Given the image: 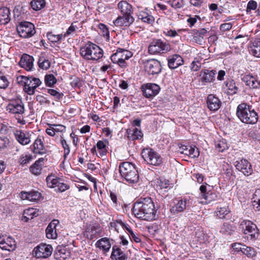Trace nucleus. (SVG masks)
<instances>
[{"instance_id": "obj_1", "label": "nucleus", "mask_w": 260, "mask_h": 260, "mask_svg": "<svg viewBox=\"0 0 260 260\" xmlns=\"http://www.w3.org/2000/svg\"><path fill=\"white\" fill-rule=\"evenodd\" d=\"M157 209L152 199L147 197L140 199L135 203L133 213L137 218L150 221L156 219Z\"/></svg>"}, {"instance_id": "obj_2", "label": "nucleus", "mask_w": 260, "mask_h": 260, "mask_svg": "<svg viewBox=\"0 0 260 260\" xmlns=\"http://www.w3.org/2000/svg\"><path fill=\"white\" fill-rule=\"evenodd\" d=\"M237 115L240 120L247 124H255L258 120L257 113L251 106L241 103L237 108Z\"/></svg>"}, {"instance_id": "obj_3", "label": "nucleus", "mask_w": 260, "mask_h": 260, "mask_svg": "<svg viewBox=\"0 0 260 260\" xmlns=\"http://www.w3.org/2000/svg\"><path fill=\"white\" fill-rule=\"evenodd\" d=\"M80 54L86 60H98L103 56V51L98 45L88 42L80 48Z\"/></svg>"}, {"instance_id": "obj_4", "label": "nucleus", "mask_w": 260, "mask_h": 260, "mask_svg": "<svg viewBox=\"0 0 260 260\" xmlns=\"http://www.w3.org/2000/svg\"><path fill=\"white\" fill-rule=\"evenodd\" d=\"M121 176L129 183H134L139 180V176L134 165L126 161L121 163L119 166Z\"/></svg>"}, {"instance_id": "obj_5", "label": "nucleus", "mask_w": 260, "mask_h": 260, "mask_svg": "<svg viewBox=\"0 0 260 260\" xmlns=\"http://www.w3.org/2000/svg\"><path fill=\"white\" fill-rule=\"evenodd\" d=\"M6 110L9 113L14 115L18 123L23 125L25 121L23 120L22 115L25 112L24 104L20 99L11 100L6 107Z\"/></svg>"}, {"instance_id": "obj_6", "label": "nucleus", "mask_w": 260, "mask_h": 260, "mask_svg": "<svg viewBox=\"0 0 260 260\" xmlns=\"http://www.w3.org/2000/svg\"><path fill=\"white\" fill-rule=\"evenodd\" d=\"M170 50V45L160 39L153 40L148 47V52L152 55L165 53Z\"/></svg>"}, {"instance_id": "obj_7", "label": "nucleus", "mask_w": 260, "mask_h": 260, "mask_svg": "<svg viewBox=\"0 0 260 260\" xmlns=\"http://www.w3.org/2000/svg\"><path fill=\"white\" fill-rule=\"evenodd\" d=\"M132 56L133 53L131 51L118 48L116 52L111 56V59L114 63H117L121 68H125L127 66L125 60L130 58Z\"/></svg>"}, {"instance_id": "obj_8", "label": "nucleus", "mask_w": 260, "mask_h": 260, "mask_svg": "<svg viewBox=\"0 0 260 260\" xmlns=\"http://www.w3.org/2000/svg\"><path fill=\"white\" fill-rule=\"evenodd\" d=\"M21 81L24 83L23 90L29 95L34 94L37 88L42 84L41 80L37 78L21 76Z\"/></svg>"}, {"instance_id": "obj_9", "label": "nucleus", "mask_w": 260, "mask_h": 260, "mask_svg": "<svg viewBox=\"0 0 260 260\" xmlns=\"http://www.w3.org/2000/svg\"><path fill=\"white\" fill-rule=\"evenodd\" d=\"M141 155L144 160L150 165L157 166L161 163L160 156L152 149H143Z\"/></svg>"}, {"instance_id": "obj_10", "label": "nucleus", "mask_w": 260, "mask_h": 260, "mask_svg": "<svg viewBox=\"0 0 260 260\" xmlns=\"http://www.w3.org/2000/svg\"><path fill=\"white\" fill-rule=\"evenodd\" d=\"M17 31L19 36L24 38H30L36 32L34 25L27 21L21 22L17 27Z\"/></svg>"}, {"instance_id": "obj_11", "label": "nucleus", "mask_w": 260, "mask_h": 260, "mask_svg": "<svg viewBox=\"0 0 260 260\" xmlns=\"http://www.w3.org/2000/svg\"><path fill=\"white\" fill-rule=\"evenodd\" d=\"M53 248L51 245L41 243L33 250V254L37 258H46L51 256Z\"/></svg>"}, {"instance_id": "obj_12", "label": "nucleus", "mask_w": 260, "mask_h": 260, "mask_svg": "<svg viewBox=\"0 0 260 260\" xmlns=\"http://www.w3.org/2000/svg\"><path fill=\"white\" fill-rule=\"evenodd\" d=\"M144 67L145 71L151 75L159 74L162 69L160 61L155 59L146 60L144 62Z\"/></svg>"}, {"instance_id": "obj_13", "label": "nucleus", "mask_w": 260, "mask_h": 260, "mask_svg": "<svg viewBox=\"0 0 260 260\" xmlns=\"http://www.w3.org/2000/svg\"><path fill=\"white\" fill-rule=\"evenodd\" d=\"M240 228L244 234L248 235L251 239H255L258 235V230L255 224L249 220H243L240 224Z\"/></svg>"}, {"instance_id": "obj_14", "label": "nucleus", "mask_w": 260, "mask_h": 260, "mask_svg": "<svg viewBox=\"0 0 260 260\" xmlns=\"http://www.w3.org/2000/svg\"><path fill=\"white\" fill-rule=\"evenodd\" d=\"M236 169L242 172L245 176H249L252 173L251 165L247 159L242 158L235 162Z\"/></svg>"}, {"instance_id": "obj_15", "label": "nucleus", "mask_w": 260, "mask_h": 260, "mask_svg": "<svg viewBox=\"0 0 260 260\" xmlns=\"http://www.w3.org/2000/svg\"><path fill=\"white\" fill-rule=\"evenodd\" d=\"M143 94L147 98H152L156 95L159 90V86L154 83H147L142 86Z\"/></svg>"}, {"instance_id": "obj_16", "label": "nucleus", "mask_w": 260, "mask_h": 260, "mask_svg": "<svg viewBox=\"0 0 260 260\" xmlns=\"http://www.w3.org/2000/svg\"><path fill=\"white\" fill-rule=\"evenodd\" d=\"M0 248L9 251H13L16 248V242L11 237L0 236Z\"/></svg>"}, {"instance_id": "obj_17", "label": "nucleus", "mask_w": 260, "mask_h": 260, "mask_svg": "<svg viewBox=\"0 0 260 260\" xmlns=\"http://www.w3.org/2000/svg\"><path fill=\"white\" fill-rule=\"evenodd\" d=\"M14 135L17 141L21 145H25L30 142L31 134L26 131H16Z\"/></svg>"}, {"instance_id": "obj_18", "label": "nucleus", "mask_w": 260, "mask_h": 260, "mask_svg": "<svg viewBox=\"0 0 260 260\" xmlns=\"http://www.w3.org/2000/svg\"><path fill=\"white\" fill-rule=\"evenodd\" d=\"M216 71L205 69L200 73V81L204 84L206 83L213 82L215 80Z\"/></svg>"}, {"instance_id": "obj_19", "label": "nucleus", "mask_w": 260, "mask_h": 260, "mask_svg": "<svg viewBox=\"0 0 260 260\" xmlns=\"http://www.w3.org/2000/svg\"><path fill=\"white\" fill-rule=\"evenodd\" d=\"M134 18L131 15L119 16L113 23L117 26H128L133 23Z\"/></svg>"}, {"instance_id": "obj_20", "label": "nucleus", "mask_w": 260, "mask_h": 260, "mask_svg": "<svg viewBox=\"0 0 260 260\" xmlns=\"http://www.w3.org/2000/svg\"><path fill=\"white\" fill-rule=\"evenodd\" d=\"M34 58L32 56L24 54L19 61L20 66L27 71H31L34 67Z\"/></svg>"}, {"instance_id": "obj_21", "label": "nucleus", "mask_w": 260, "mask_h": 260, "mask_svg": "<svg viewBox=\"0 0 260 260\" xmlns=\"http://www.w3.org/2000/svg\"><path fill=\"white\" fill-rule=\"evenodd\" d=\"M59 221L58 220L53 219L49 224L46 229V235L47 238L55 239L57 238V235L56 232V227Z\"/></svg>"}, {"instance_id": "obj_22", "label": "nucleus", "mask_w": 260, "mask_h": 260, "mask_svg": "<svg viewBox=\"0 0 260 260\" xmlns=\"http://www.w3.org/2000/svg\"><path fill=\"white\" fill-rule=\"evenodd\" d=\"M242 80L245 83L246 85L250 88H260V81L251 75H245Z\"/></svg>"}, {"instance_id": "obj_23", "label": "nucleus", "mask_w": 260, "mask_h": 260, "mask_svg": "<svg viewBox=\"0 0 260 260\" xmlns=\"http://www.w3.org/2000/svg\"><path fill=\"white\" fill-rule=\"evenodd\" d=\"M20 198L22 200H27L30 201H39L41 198V194L37 191H22L20 193Z\"/></svg>"}, {"instance_id": "obj_24", "label": "nucleus", "mask_w": 260, "mask_h": 260, "mask_svg": "<svg viewBox=\"0 0 260 260\" xmlns=\"http://www.w3.org/2000/svg\"><path fill=\"white\" fill-rule=\"evenodd\" d=\"M207 104L208 108L213 111L218 110L221 105L219 100L213 94H209L207 97Z\"/></svg>"}, {"instance_id": "obj_25", "label": "nucleus", "mask_w": 260, "mask_h": 260, "mask_svg": "<svg viewBox=\"0 0 260 260\" xmlns=\"http://www.w3.org/2000/svg\"><path fill=\"white\" fill-rule=\"evenodd\" d=\"M168 66L170 69H175L183 63V60L181 56L174 54L170 56L168 59Z\"/></svg>"}, {"instance_id": "obj_26", "label": "nucleus", "mask_w": 260, "mask_h": 260, "mask_svg": "<svg viewBox=\"0 0 260 260\" xmlns=\"http://www.w3.org/2000/svg\"><path fill=\"white\" fill-rule=\"evenodd\" d=\"M189 202L187 200H181L177 204L175 205L170 209V211L174 214L182 212L187 206H189Z\"/></svg>"}, {"instance_id": "obj_27", "label": "nucleus", "mask_w": 260, "mask_h": 260, "mask_svg": "<svg viewBox=\"0 0 260 260\" xmlns=\"http://www.w3.org/2000/svg\"><path fill=\"white\" fill-rule=\"evenodd\" d=\"M127 138L131 140L141 139L143 137L142 132L138 128L132 127L126 131Z\"/></svg>"}, {"instance_id": "obj_28", "label": "nucleus", "mask_w": 260, "mask_h": 260, "mask_svg": "<svg viewBox=\"0 0 260 260\" xmlns=\"http://www.w3.org/2000/svg\"><path fill=\"white\" fill-rule=\"evenodd\" d=\"M111 258L114 260H126L127 257L122 250L117 246L112 247Z\"/></svg>"}, {"instance_id": "obj_29", "label": "nucleus", "mask_w": 260, "mask_h": 260, "mask_svg": "<svg viewBox=\"0 0 260 260\" xmlns=\"http://www.w3.org/2000/svg\"><path fill=\"white\" fill-rule=\"evenodd\" d=\"M118 8L122 15H131L133 12V8L131 5L126 1H122L118 4Z\"/></svg>"}, {"instance_id": "obj_30", "label": "nucleus", "mask_w": 260, "mask_h": 260, "mask_svg": "<svg viewBox=\"0 0 260 260\" xmlns=\"http://www.w3.org/2000/svg\"><path fill=\"white\" fill-rule=\"evenodd\" d=\"M10 11L9 9L7 7L0 8V23L3 24H6L10 21Z\"/></svg>"}, {"instance_id": "obj_31", "label": "nucleus", "mask_w": 260, "mask_h": 260, "mask_svg": "<svg viewBox=\"0 0 260 260\" xmlns=\"http://www.w3.org/2000/svg\"><path fill=\"white\" fill-rule=\"evenodd\" d=\"M44 160L43 158H39L30 167V171L33 174L38 175L41 174Z\"/></svg>"}, {"instance_id": "obj_32", "label": "nucleus", "mask_w": 260, "mask_h": 260, "mask_svg": "<svg viewBox=\"0 0 260 260\" xmlns=\"http://www.w3.org/2000/svg\"><path fill=\"white\" fill-rule=\"evenodd\" d=\"M100 226L99 224H91L87 226L86 233L87 236H89L90 239H92L99 235L100 231Z\"/></svg>"}, {"instance_id": "obj_33", "label": "nucleus", "mask_w": 260, "mask_h": 260, "mask_svg": "<svg viewBox=\"0 0 260 260\" xmlns=\"http://www.w3.org/2000/svg\"><path fill=\"white\" fill-rule=\"evenodd\" d=\"M96 247L100 249H102L105 252L108 251L111 248V244L109 239L106 238H104L98 240L96 243Z\"/></svg>"}, {"instance_id": "obj_34", "label": "nucleus", "mask_w": 260, "mask_h": 260, "mask_svg": "<svg viewBox=\"0 0 260 260\" xmlns=\"http://www.w3.org/2000/svg\"><path fill=\"white\" fill-rule=\"evenodd\" d=\"M34 152L39 154L45 152L44 144L40 138H38L34 143Z\"/></svg>"}, {"instance_id": "obj_35", "label": "nucleus", "mask_w": 260, "mask_h": 260, "mask_svg": "<svg viewBox=\"0 0 260 260\" xmlns=\"http://www.w3.org/2000/svg\"><path fill=\"white\" fill-rule=\"evenodd\" d=\"M251 54L257 57H260V40L254 41L250 46Z\"/></svg>"}, {"instance_id": "obj_36", "label": "nucleus", "mask_w": 260, "mask_h": 260, "mask_svg": "<svg viewBox=\"0 0 260 260\" xmlns=\"http://www.w3.org/2000/svg\"><path fill=\"white\" fill-rule=\"evenodd\" d=\"M236 230V227L231 225L230 223H224L221 228L220 232L226 235H231Z\"/></svg>"}, {"instance_id": "obj_37", "label": "nucleus", "mask_w": 260, "mask_h": 260, "mask_svg": "<svg viewBox=\"0 0 260 260\" xmlns=\"http://www.w3.org/2000/svg\"><path fill=\"white\" fill-rule=\"evenodd\" d=\"M47 37L48 40L52 43H59L62 40H64L63 35L59 34L55 35L52 32H48L47 33Z\"/></svg>"}, {"instance_id": "obj_38", "label": "nucleus", "mask_w": 260, "mask_h": 260, "mask_svg": "<svg viewBox=\"0 0 260 260\" xmlns=\"http://www.w3.org/2000/svg\"><path fill=\"white\" fill-rule=\"evenodd\" d=\"M138 18L144 22L148 24H151L154 21V19L152 16L144 11H142L138 15Z\"/></svg>"}, {"instance_id": "obj_39", "label": "nucleus", "mask_w": 260, "mask_h": 260, "mask_svg": "<svg viewBox=\"0 0 260 260\" xmlns=\"http://www.w3.org/2000/svg\"><path fill=\"white\" fill-rule=\"evenodd\" d=\"M226 86L228 88L227 92L229 94L233 95L236 93L238 91V88L233 80L226 81Z\"/></svg>"}, {"instance_id": "obj_40", "label": "nucleus", "mask_w": 260, "mask_h": 260, "mask_svg": "<svg viewBox=\"0 0 260 260\" xmlns=\"http://www.w3.org/2000/svg\"><path fill=\"white\" fill-rule=\"evenodd\" d=\"M38 64L39 67L43 70H47L50 67V61L44 56L39 57Z\"/></svg>"}, {"instance_id": "obj_41", "label": "nucleus", "mask_w": 260, "mask_h": 260, "mask_svg": "<svg viewBox=\"0 0 260 260\" xmlns=\"http://www.w3.org/2000/svg\"><path fill=\"white\" fill-rule=\"evenodd\" d=\"M47 185L50 188L56 187L59 180L58 178L53 175H49L46 178Z\"/></svg>"}, {"instance_id": "obj_42", "label": "nucleus", "mask_w": 260, "mask_h": 260, "mask_svg": "<svg viewBox=\"0 0 260 260\" xmlns=\"http://www.w3.org/2000/svg\"><path fill=\"white\" fill-rule=\"evenodd\" d=\"M252 200L253 207L258 210L259 207H260V189H257L255 191Z\"/></svg>"}, {"instance_id": "obj_43", "label": "nucleus", "mask_w": 260, "mask_h": 260, "mask_svg": "<svg viewBox=\"0 0 260 260\" xmlns=\"http://www.w3.org/2000/svg\"><path fill=\"white\" fill-rule=\"evenodd\" d=\"M30 4L34 10L38 11L45 7V2L44 0H33Z\"/></svg>"}, {"instance_id": "obj_44", "label": "nucleus", "mask_w": 260, "mask_h": 260, "mask_svg": "<svg viewBox=\"0 0 260 260\" xmlns=\"http://www.w3.org/2000/svg\"><path fill=\"white\" fill-rule=\"evenodd\" d=\"M57 82V80L52 74H47L45 76V83L46 86H53Z\"/></svg>"}, {"instance_id": "obj_45", "label": "nucleus", "mask_w": 260, "mask_h": 260, "mask_svg": "<svg viewBox=\"0 0 260 260\" xmlns=\"http://www.w3.org/2000/svg\"><path fill=\"white\" fill-rule=\"evenodd\" d=\"M205 200L204 201H202L201 203L204 204H209L212 201H215L217 199V196L214 192H208L206 196L203 198Z\"/></svg>"}, {"instance_id": "obj_46", "label": "nucleus", "mask_w": 260, "mask_h": 260, "mask_svg": "<svg viewBox=\"0 0 260 260\" xmlns=\"http://www.w3.org/2000/svg\"><path fill=\"white\" fill-rule=\"evenodd\" d=\"M242 252L244 254L246 255L248 257H252L256 255V252L253 248L248 247L245 245Z\"/></svg>"}, {"instance_id": "obj_47", "label": "nucleus", "mask_w": 260, "mask_h": 260, "mask_svg": "<svg viewBox=\"0 0 260 260\" xmlns=\"http://www.w3.org/2000/svg\"><path fill=\"white\" fill-rule=\"evenodd\" d=\"M229 212V211L226 207L217 208L215 211L216 216L221 219L224 218L225 216L228 214Z\"/></svg>"}, {"instance_id": "obj_48", "label": "nucleus", "mask_w": 260, "mask_h": 260, "mask_svg": "<svg viewBox=\"0 0 260 260\" xmlns=\"http://www.w3.org/2000/svg\"><path fill=\"white\" fill-rule=\"evenodd\" d=\"M32 159V155L29 153H27L25 154H22L21 155L19 163L20 165L23 166L26 165L30 162Z\"/></svg>"}, {"instance_id": "obj_49", "label": "nucleus", "mask_w": 260, "mask_h": 260, "mask_svg": "<svg viewBox=\"0 0 260 260\" xmlns=\"http://www.w3.org/2000/svg\"><path fill=\"white\" fill-rule=\"evenodd\" d=\"M24 214L30 216L31 218H32L34 217H37L39 215V211L36 209L29 208L24 211Z\"/></svg>"}, {"instance_id": "obj_50", "label": "nucleus", "mask_w": 260, "mask_h": 260, "mask_svg": "<svg viewBox=\"0 0 260 260\" xmlns=\"http://www.w3.org/2000/svg\"><path fill=\"white\" fill-rule=\"evenodd\" d=\"M78 29L76 25H74L72 24L69 27L66 32L63 35L64 38L67 36H71L74 37L76 33V30Z\"/></svg>"}, {"instance_id": "obj_51", "label": "nucleus", "mask_w": 260, "mask_h": 260, "mask_svg": "<svg viewBox=\"0 0 260 260\" xmlns=\"http://www.w3.org/2000/svg\"><path fill=\"white\" fill-rule=\"evenodd\" d=\"M216 149L219 151L222 152L224 150L228 148V144L223 141H219L215 145Z\"/></svg>"}, {"instance_id": "obj_52", "label": "nucleus", "mask_w": 260, "mask_h": 260, "mask_svg": "<svg viewBox=\"0 0 260 260\" xmlns=\"http://www.w3.org/2000/svg\"><path fill=\"white\" fill-rule=\"evenodd\" d=\"M107 141H99L96 144V147L98 149L101 150V154L105 155L106 154L107 151L106 150Z\"/></svg>"}, {"instance_id": "obj_53", "label": "nucleus", "mask_w": 260, "mask_h": 260, "mask_svg": "<svg viewBox=\"0 0 260 260\" xmlns=\"http://www.w3.org/2000/svg\"><path fill=\"white\" fill-rule=\"evenodd\" d=\"M9 85V82L3 74L0 72V88L5 89Z\"/></svg>"}, {"instance_id": "obj_54", "label": "nucleus", "mask_w": 260, "mask_h": 260, "mask_svg": "<svg viewBox=\"0 0 260 260\" xmlns=\"http://www.w3.org/2000/svg\"><path fill=\"white\" fill-rule=\"evenodd\" d=\"M188 156L192 158L197 157L199 156V151L198 148L196 146H189Z\"/></svg>"}, {"instance_id": "obj_55", "label": "nucleus", "mask_w": 260, "mask_h": 260, "mask_svg": "<svg viewBox=\"0 0 260 260\" xmlns=\"http://www.w3.org/2000/svg\"><path fill=\"white\" fill-rule=\"evenodd\" d=\"M168 3L175 9L181 8L183 6V0H170Z\"/></svg>"}, {"instance_id": "obj_56", "label": "nucleus", "mask_w": 260, "mask_h": 260, "mask_svg": "<svg viewBox=\"0 0 260 260\" xmlns=\"http://www.w3.org/2000/svg\"><path fill=\"white\" fill-rule=\"evenodd\" d=\"M157 185L161 189L167 188L169 185V181L164 178H160L157 181Z\"/></svg>"}, {"instance_id": "obj_57", "label": "nucleus", "mask_w": 260, "mask_h": 260, "mask_svg": "<svg viewBox=\"0 0 260 260\" xmlns=\"http://www.w3.org/2000/svg\"><path fill=\"white\" fill-rule=\"evenodd\" d=\"M48 93L53 96L57 100L61 99L63 96V94L62 93L59 92L58 91L53 89H48Z\"/></svg>"}, {"instance_id": "obj_58", "label": "nucleus", "mask_w": 260, "mask_h": 260, "mask_svg": "<svg viewBox=\"0 0 260 260\" xmlns=\"http://www.w3.org/2000/svg\"><path fill=\"white\" fill-rule=\"evenodd\" d=\"M257 3L253 0H250L248 2L247 8H246V11L247 13L250 12L252 10H254L257 8Z\"/></svg>"}, {"instance_id": "obj_59", "label": "nucleus", "mask_w": 260, "mask_h": 260, "mask_svg": "<svg viewBox=\"0 0 260 260\" xmlns=\"http://www.w3.org/2000/svg\"><path fill=\"white\" fill-rule=\"evenodd\" d=\"M9 143V140L6 137H0V149L5 148Z\"/></svg>"}, {"instance_id": "obj_60", "label": "nucleus", "mask_w": 260, "mask_h": 260, "mask_svg": "<svg viewBox=\"0 0 260 260\" xmlns=\"http://www.w3.org/2000/svg\"><path fill=\"white\" fill-rule=\"evenodd\" d=\"M56 187H57V189L56 190L60 192H63L67 190L69 188V186L64 183L59 182Z\"/></svg>"}, {"instance_id": "obj_61", "label": "nucleus", "mask_w": 260, "mask_h": 260, "mask_svg": "<svg viewBox=\"0 0 260 260\" xmlns=\"http://www.w3.org/2000/svg\"><path fill=\"white\" fill-rule=\"evenodd\" d=\"M201 67V63L197 61H192L191 63L190 68L192 71H198Z\"/></svg>"}, {"instance_id": "obj_62", "label": "nucleus", "mask_w": 260, "mask_h": 260, "mask_svg": "<svg viewBox=\"0 0 260 260\" xmlns=\"http://www.w3.org/2000/svg\"><path fill=\"white\" fill-rule=\"evenodd\" d=\"M189 146L182 145L179 147V152L182 154L188 155Z\"/></svg>"}, {"instance_id": "obj_63", "label": "nucleus", "mask_w": 260, "mask_h": 260, "mask_svg": "<svg viewBox=\"0 0 260 260\" xmlns=\"http://www.w3.org/2000/svg\"><path fill=\"white\" fill-rule=\"evenodd\" d=\"M207 184L202 185L200 187V190L201 191L200 196L203 198L204 197L206 194L208 193L207 188Z\"/></svg>"}, {"instance_id": "obj_64", "label": "nucleus", "mask_w": 260, "mask_h": 260, "mask_svg": "<svg viewBox=\"0 0 260 260\" xmlns=\"http://www.w3.org/2000/svg\"><path fill=\"white\" fill-rule=\"evenodd\" d=\"M232 24L231 23H226L220 25V29L221 31H226L232 28Z\"/></svg>"}]
</instances>
